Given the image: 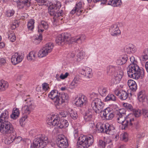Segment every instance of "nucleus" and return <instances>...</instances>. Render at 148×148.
I'll list each match as a JSON object with an SVG mask.
<instances>
[{
    "label": "nucleus",
    "instance_id": "f257e3e1",
    "mask_svg": "<svg viewBox=\"0 0 148 148\" xmlns=\"http://www.w3.org/2000/svg\"><path fill=\"white\" fill-rule=\"evenodd\" d=\"M61 4L59 2L52 3L48 8V12L53 17V23L54 25H58V23H62L64 21V12L60 9Z\"/></svg>",
    "mask_w": 148,
    "mask_h": 148
},
{
    "label": "nucleus",
    "instance_id": "f03ea898",
    "mask_svg": "<svg viewBox=\"0 0 148 148\" xmlns=\"http://www.w3.org/2000/svg\"><path fill=\"white\" fill-rule=\"evenodd\" d=\"M84 35L77 36L71 38L70 36L67 33L59 35L56 38L55 41L58 45H62L64 44H70L76 43L81 44L86 39Z\"/></svg>",
    "mask_w": 148,
    "mask_h": 148
},
{
    "label": "nucleus",
    "instance_id": "7ed1b4c3",
    "mask_svg": "<svg viewBox=\"0 0 148 148\" xmlns=\"http://www.w3.org/2000/svg\"><path fill=\"white\" fill-rule=\"evenodd\" d=\"M131 64L128 66L127 68V72L129 77L133 79H142L144 76V71L143 69H140L137 65V61L135 58L132 56L130 58Z\"/></svg>",
    "mask_w": 148,
    "mask_h": 148
},
{
    "label": "nucleus",
    "instance_id": "20e7f679",
    "mask_svg": "<svg viewBox=\"0 0 148 148\" xmlns=\"http://www.w3.org/2000/svg\"><path fill=\"white\" fill-rule=\"evenodd\" d=\"M49 97L53 100L54 104L57 108H60L62 104L65 102L68 98V96L66 93H58L57 90H52L48 95Z\"/></svg>",
    "mask_w": 148,
    "mask_h": 148
},
{
    "label": "nucleus",
    "instance_id": "39448f33",
    "mask_svg": "<svg viewBox=\"0 0 148 148\" xmlns=\"http://www.w3.org/2000/svg\"><path fill=\"white\" fill-rule=\"evenodd\" d=\"M125 111L124 109H120L117 112L116 118L117 122L121 123L122 130L128 129V125L131 118L125 116Z\"/></svg>",
    "mask_w": 148,
    "mask_h": 148
},
{
    "label": "nucleus",
    "instance_id": "423d86ee",
    "mask_svg": "<svg viewBox=\"0 0 148 148\" xmlns=\"http://www.w3.org/2000/svg\"><path fill=\"white\" fill-rule=\"evenodd\" d=\"M95 128L98 132H105L110 135H112L115 133V128L113 125H109L108 123L105 124L99 123L96 125Z\"/></svg>",
    "mask_w": 148,
    "mask_h": 148
},
{
    "label": "nucleus",
    "instance_id": "0eeeda50",
    "mask_svg": "<svg viewBox=\"0 0 148 148\" xmlns=\"http://www.w3.org/2000/svg\"><path fill=\"white\" fill-rule=\"evenodd\" d=\"M39 134L36 136L33 141V144L31 146V148H43L48 143L47 137Z\"/></svg>",
    "mask_w": 148,
    "mask_h": 148
},
{
    "label": "nucleus",
    "instance_id": "6e6552de",
    "mask_svg": "<svg viewBox=\"0 0 148 148\" xmlns=\"http://www.w3.org/2000/svg\"><path fill=\"white\" fill-rule=\"evenodd\" d=\"M48 123L50 125L57 126L60 128H65L69 125V123L66 120L60 121L59 117L54 116H51L50 119L49 120Z\"/></svg>",
    "mask_w": 148,
    "mask_h": 148
},
{
    "label": "nucleus",
    "instance_id": "1a4fd4ad",
    "mask_svg": "<svg viewBox=\"0 0 148 148\" xmlns=\"http://www.w3.org/2000/svg\"><path fill=\"white\" fill-rule=\"evenodd\" d=\"M93 137L92 135L87 136L81 135L78 139V143L80 145V148H88L91 145L93 142Z\"/></svg>",
    "mask_w": 148,
    "mask_h": 148
},
{
    "label": "nucleus",
    "instance_id": "9d476101",
    "mask_svg": "<svg viewBox=\"0 0 148 148\" xmlns=\"http://www.w3.org/2000/svg\"><path fill=\"white\" fill-rule=\"evenodd\" d=\"M0 132L3 134L15 135V131L13 126L8 121L0 123Z\"/></svg>",
    "mask_w": 148,
    "mask_h": 148
},
{
    "label": "nucleus",
    "instance_id": "9b49d317",
    "mask_svg": "<svg viewBox=\"0 0 148 148\" xmlns=\"http://www.w3.org/2000/svg\"><path fill=\"white\" fill-rule=\"evenodd\" d=\"M104 106V104L101 99L96 98L92 101L89 108L90 110L93 109L96 113L99 114L102 112Z\"/></svg>",
    "mask_w": 148,
    "mask_h": 148
},
{
    "label": "nucleus",
    "instance_id": "f8f14e48",
    "mask_svg": "<svg viewBox=\"0 0 148 148\" xmlns=\"http://www.w3.org/2000/svg\"><path fill=\"white\" fill-rule=\"evenodd\" d=\"M27 104L26 105L23 106L21 109L22 113L25 114L27 116L30 114L35 108V106L33 101L30 98H27L25 100Z\"/></svg>",
    "mask_w": 148,
    "mask_h": 148
},
{
    "label": "nucleus",
    "instance_id": "ddd939ff",
    "mask_svg": "<svg viewBox=\"0 0 148 148\" xmlns=\"http://www.w3.org/2000/svg\"><path fill=\"white\" fill-rule=\"evenodd\" d=\"M74 101L77 106L81 107L86 105L87 102V99L84 95H79L76 97Z\"/></svg>",
    "mask_w": 148,
    "mask_h": 148
},
{
    "label": "nucleus",
    "instance_id": "4468645a",
    "mask_svg": "<svg viewBox=\"0 0 148 148\" xmlns=\"http://www.w3.org/2000/svg\"><path fill=\"white\" fill-rule=\"evenodd\" d=\"M83 3H84L82 1L77 3L75 7L70 12V14L73 15L76 13L78 15H80L82 13H84V11L82 10Z\"/></svg>",
    "mask_w": 148,
    "mask_h": 148
},
{
    "label": "nucleus",
    "instance_id": "2eb2a0df",
    "mask_svg": "<svg viewBox=\"0 0 148 148\" xmlns=\"http://www.w3.org/2000/svg\"><path fill=\"white\" fill-rule=\"evenodd\" d=\"M56 143L57 145L60 148H66L68 146L67 140L63 135L58 136L56 140Z\"/></svg>",
    "mask_w": 148,
    "mask_h": 148
},
{
    "label": "nucleus",
    "instance_id": "dca6fc26",
    "mask_svg": "<svg viewBox=\"0 0 148 148\" xmlns=\"http://www.w3.org/2000/svg\"><path fill=\"white\" fill-rule=\"evenodd\" d=\"M123 75V72L122 70H119L114 77L111 80V85L119 84L121 81Z\"/></svg>",
    "mask_w": 148,
    "mask_h": 148
},
{
    "label": "nucleus",
    "instance_id": "f3484780",
    "mask_svg": "<svg viewBox=\"0 0 148 148\" xmlns=\"http://www.w3.org/2000/svg\"><path fill=\"white\" fill-rule=\"evenodd\" d=\"M102 112L104 117L107 120L112 119L114 115V111L109 108L104 109Z\"/></svg>",
    "mask_w": 148,
    "mask_h": 148
},
{
    "label": "nucleus",
    "instance_id": "a211bd4d",
    "mask_svg": "<svg viewBox=\"0 0 148 148\" xmlns=\"http://www.w3.org/2000/svg\"><path fill=\"white\" fill-rule=\"evenodd\" d=\"M23 55L18 54L16 53L13 55L11 58L12 63L14 65L20 62L23 60L24 57Z\"/></svg>",
    "mask_w": 148,
    "mask_h": 148
},
{
    "label": "nucleus",
    "instance_id": "6ab92c4d",
    "mask_svg": "<svg viewBox=\"0 0 148 148\" xmlns=\"http://www.w3.org/2000/svg\"><path fill=\"white\" fill-rule=\"evenodd\" d=\"M17 3L18 8L19 9L23 8L25 6L29 7L30 5L31 0H13Z\"/></svg>",
    "mask_w": 148,
    "mask_h": 148
},
{
    "label": "nucleus",
    "instance_id": "aec40b11",
    "mask_svg": "<svg viewBox=\"0 0 148 148\" xmlns=\"http://www.w3.org/2000/svg\"><path fill=\"white\" fill-rule=\"evenodd\" d=\"M110 31L111 35L113 36L119 35L121 33V31L116 24L112 25L110 29Z\"/></svg>",
    "mask_w": 148,
    "mask_h": 148
},
{
    "label": "nucleus",
    "instance_id": "412c9836",
    "mask_svg": "<svg viewBox=\"0 0 148 148\" xmlns=\"http://www.w3.org/2000/svg\"><path fill=\"white\" fill-rule=\"evenodd\" d=\"M9 118V113L7 110L3 112L0 111V123L8 121Z\"/></svg>",
    "mask_w": 148,
    "mask_h": 148
},
{
    "label": "nucleus",
    "instance_id": "4be33fe9",
    "mask_svg": "<svg viewBox=\"0 0 148 148\" xmlns=\"http://www.w3.org/2000/svg\"><path fill=\"white\" fill-rule=\"evenodd\" d=\"M140 125L138 122L135 120L134 118H131L130 121L128 125V129H130L132 127H135L136 129H138L140 127Z\"/></svg>",
    "mask_w": 148,
    "mask_h": 148
},
{
    "label": "nucleus",
    "instance_id": "5701e85b",
    "mask_svg": "<svg viewBox=\"0 0 148 148\" xmlns=\"http://www.w3.org/2000/svg\"><path fill=\"white\" fill-rule=\"evenodd\" d=\"M119 69V67L110 65L107 67V73L110 75H112Z\"/></svg>",
    "mask_w": 148,
    "mask_h": 148
},
{
    "label": "nucleus",
    "instance_id": "b1692460",
    "mask_svg": "<svg viewBox=\"0 0 148 148\" xmlns=\"http://www.w3.org/2000/svg\"><path fill=\"white\" fill-rule=\"evenodd\" d=\"M91 71L92 69H91L87 68L86 70L82 69L80 70V72L81 74L84 75L88 78H90L92 76Z\"/></svg>",
    "mask_w": 148,
    "mask_h": 148
},
{
    "label": "nucleus",
    "instance_id": "393cba45",
    "mask_svg": "<svg viewBox=\"0 0 148 148\" xmlns=\"http://www.w3.org/2000/svg\"><path fill=\"white\" fill-rule=\"evenodd\" d=\"M49 25L47 23L44 21H42L41 22L40 24L38 26V31L39 33L42 32L44 31V29H42V28L47 29Z\"/></svg>",
    "mask_w": 148,
    "mask_h": 148
},
{
    "label": "nucleus",
    "instance_id": "a878e982",
    "mask_svg": "<svg viewBox=\"0 0 148 148\" xmlns=\"http://www.w3.org/2000/svg\"><path fill=\"white\" fill-rule=\"evenodd\" d=\"M146 95V94L145 92L144 91L142 90L140 91L138 93V99L140 102L142 103H144L145 100H146L145 98Z\"/></svg>",
    "mask_w": 148,
    "mask_h": 148
},
{
    "label": "nucleus",
    "instance_id": "bb28decb",
    "mask_svg": "<svg viewBox=\"0 0 148 148\" xmlns=\"http://www.w3.org/2000/svg\"><path fill=\"white\" fill-rule=\"evenodd\" d=\"M120 97L119 98L122 100H125L126 99L129 97V94L130 96H132V94L131 93H129L127 91V92L126 91L122 90H120Z\"/></svg>",
    "mask_w": 148,
    "mask_h": 148
},
{
    "label": "nucleus",
    "instance_id": "cd10ccee",
    "mask_svg": "<svg viewBox=\"0 0 148 148\" xmlns=\"http://www.w3.org/2000/svg\"><path fill=\"white\" fill-rule=\"evenodd\" d=\"M125 51L128 53H134L136 51V49L134 45L132 44H129L127 47Z\"/></svg>",
    "mask_w": 148,
    "mask_h": 148
},
{
    "label": "nucleus",
    "instance_id": "c85d7f7f",
    "mask_svg": "<svg viewBox=\"0 0 148 148\" xmlns=\"http://www.w3.org/2000/svg\"><path fill=\"white\" fill-rule=\"evenodd\" d=\"M128 59L127 56L126 55L122 56L120 59L117 60L116 63L119 65H122L126 63Z\"/></svg>",
    "mask_w": 148,
    "mask_h": 148
},
{
    "label": "nucleus",
    "instance_id": "c756f323",
    "mask_svg": "<svg viewBox=\"0 0 148 148\" xmlns=\"http://www.w3.org/2000/svg\"><path fill=\"white\" fill-rule=\"evenodd\" d=\"M128 85L130 89L133 91H135L137 88L136 82L133 80L130 79L127 82Z\"/></svg>",
    "mask_w": 148,
    "mask_h": 148
},
{
    "label": "nucleus",
    "instance_id": "7c9ffc66",
    "mask_svg": "<svg viewBox=\"0 0 148 148\" xmlns=\"http://www.w3.org/2000/svg\"><path fill=\"white\" fill-rule=\"evenodd\" d=\"M108 4L112 6H117L121 5L122 4L121 0H108Z\"/></svg>",
    "mask_w": 148,
    "mask_h": 148
},
{
    "label": "nucleus",
    "instance_id": "2f4dec72",
    "mask_svg": "<svg viewBox=\"0 0 148 148\" xmlns=\"http://www.w3.org/2000/svg\"><path fill=\"white\" fill-rule=\"evenodd\" d=\"M99 93L102 97H105L108 93V88L101 86L100 87L98 90Z\"/></svg>",
    "mask_w": 148,
    "mask_h": 148
},
{
    "label": "nucleus",
    "instance_id": "473e14b6",
    "mask_svg": "<svg viewBox=\"0 0 148 148\" xmlns=\"http://www.w3.org/2000/svg\"><path fill=\"white\" fill-rule=\"evenodd\" d=\"M8 84L6 81L2 80L0 82V91L5 90L8 87Z\"/></svg>",
    "mask_w": 148,
    "mask_h": 148
},
{
    "label": "nucleus",
    "instance_id": "72a5a7b5",
    "mask_svg": "<svg viewBox=\"0 0 148 148\" xmlns=\"http://www.w3.org/2000/svg\"><path fill=\"white\" fill-rule=\"evenodd\" d=\"M53 46V44L52 43L50 42L46 44L43 48L45 49L48 53H49L51 51Z\"/></svg>",
    "mask_w": 148,
    "mask_h": 148
},
{
    "label": "nucleus",
    "instance_id": "f704fd0d",
    "mask_svg": "<svg viewBox=\"0 0 148 148\" xmlns=\"http://www.w3.org/2000/svg\"><path fill=\"white\" fill-rule=\"evenodd\" d=\"M8 38L12 42H14L16 40V37L14 32L12 31H9L7 33Z\"/></svg>",
    "mask_w": 148,
    "mask_h": 148
},
{
    "label": "nucleus",
    "instance_id": "c9c22d12",
    "mask_svg": "<svg viewBox=\"0 0 148 148\" xmlns=\"http://www.w3.org/2000/svg\"><path fill=\"white\" fill-rule=\"evenodd\" d=\"M48 53L45 49L43 48L39 51L38 55V57L42 58L46 56Z\"/></svg>",
    "mask_w": 148,
    "mask_h": 148
},
{
    "label": "nucleus",
    "instance_id": "e433bc0d",
    "mask_svg": "<svg viewBox=\"0 0 148 148\" xmlns=\"http://www.w3.org/2000/svg\"><path fill=\"white\" fill-rule=\"evenodd\" d=\"M116 100V99L115 96L112 94H108L104 99L105 101H115Z\"/></svg>",
    "mask_w": 148,
    "mask_h": 148
},
{
    "label": "nucleus",
    "instance_id": "4c0bfd02",
    "mask_svg": "<svg viewBox=\"0 0 148 148\" xmlns=\"http://www.w3.org/2000/svg\"><path fill=\"white\" fill-rule=\"evenodd\" d=\"M89 112L88 113H86L84 116V119L86 122L89 121H91L92 120V115L91 113H90V110L88 108Z\"/></svg>",
    "mask_w": 148,
    "mask_h": 148
},
{
    "label": "nucleus",
    "instance_id": "58836bf2",
    "mask_svg": "<svg viewBox=\"0 0 148 148\" xmlns=\"http://www.w3.org/2000/svg\"><path fill=\"white\" fill-rule=\"evenodd\" d=\"M35 58V53L34 51L30 52L27 56V60L30 61L34 60Z\"/></svg>",
    "mask_w": 148,
    "mask_h": 148
},
{
    "label": "nucleus",
    "instance_id": "ea45409f",
    "mask_svg": "<svg viewBox=\"0 0 148 148\" xmlns=\"http://www.w3.org/2000/svg\"><path fill=\"white\" fill-rule=\"evenodd\" d=\"M34 19L29 20L27 23V28L29 30H32L34 28Z\"/></svg>",
    "mask_w": 148,
    "mask_h": 148
},
{
    "label": "nucleus",
    "instance_id": "a19ab883",
    "mask_svg": "<svg viewBox=\"0 0 148 148\" xmlns=\"http://www.w3.org/2000/svg\"><path fill=\"white\" fill-rule=\"evenodd\" d=\"M12 134V139L13 141L16 143H19L22 140V138L19 136H18L16 137V133L15 132V135H14L13 134Z\"/></svg>",
    "mask_w": 148,
    "mask_h": 148
},
{
    "label": "nucleus",
    "instance_id": "79ce46f5",
    "mask_svg": "<svg viewBox=\"0 0 148 148\" xmlns=\"http://www.w3.org/2000/svg\"><path fill=\"white\" fill-rule=\"evenodd\" d=\"M132 113L136 117H138L140 116L142 113V111H141L140 110L137 109H132Z\"/></svg>",
    "mask_w": 148,
    "mask_h": 148
},
{
    "label": "nucleus",
    "instance_id": "37998d69",
    "mask_svg": "<svg viewBox=\"0 0 148 148\" xmlns=\"http://www.w3.org/2000/svg\"><path fill=\"white\" fill-rule=\"evenodd\" d=\"M9 134L10 136L8 137L5 139L4 140V143L6 144H10L13 142L12 134H9Z\"/></svg>",
    "mask_w": 148,
    "mask_h": 148
},
{
    "label": "nucleus",
    "instance_id": "c03bdc74",
    "mask_svg": "<svg viewBox=\"0 0 148 148\" xmlns=\"http://www.w3.org/2000/svg\"><path fill=\"white\" fill-rule=\"evenodd\" d=\"M142 57L143 61L148 60V49H144L142 54Z\"/></svg>",
    "mask_w": 148,
    "mask_h": 148
},
{
    "label": "nucleus",
    "instance_id": "a18cd8bd",
    "mask_svg": "<svg viewBox=\"0 0 148 148\" xmlns=\"http://www.w3.org/2000/svg\"><path fill=\"white\" fill-rule=\"evenodd\" d=\"M42 36L40 33H39L38 37H36L35 38L33 42L36 44H39L40 42V40H42Z\"/></svg>",
    "mask_w": 148,
    "mask_h": 148
},
{
    "label": "nucleus",
    "instance_id": "49530a36",
    "mask_svg": "<svg viewBox=\"0 0 148 148\" xmlns=\"http://www.w3.org/2000/svg\"><path fill=\"white\" fill-rule=\"evenodd\" d=\"M70 117L74 120L77 119L78 115L76 112L71 110L69 113Z\"/></svg>",
    "mask_w": 148,
    "mask_h": 148
},
{
    "label": "nucleus",
    "instance_id": "de8ad7c7",
    "mask_svg": "<svg viewBox=\"0 0 148 148\" xmlns=\"http://www.w3.org/2000/svg\"><path fill=\"white\" fill-rule=\"evenodd\" d=\"M84 53L83 52H79L77 55L76 61H79L84 58Z\"/></svg>",
    "mask_w": 148,
    "mask_h": 148
},
{
    "label": "nucleus",
    "instance_id": "09e8293b",
    "mask_svg": "<svg viewBox=\"0 0 148 148\" xmlns=\"http://www.w3.org/2000/svg\"><path fill=\"white\" fill-rule=\"evenodd\" d=\"M14 13V12L13 10H9L7 11L5 15L7 17H10L13 16Z\"/></svg>",
    "mask_w": 148,
    "mask_h": 148
},
{
    "label": "nucleus",
    "instance_id": "8fccbe9b",
    "mask_svg": "<svg viewBox=\"0 0 148 148\" xmlns=\"http://www.w3.org/2000/svg\"><path fill=\"white\" fill-rule=\"evenodd\" d=\"M68 112L67 111H62L59 112V114L61 117H66L68 115Z\"/></svg>",
    "mask_w": 148,
    "mask_h": 148
},
{
    "label": "nucleus",
    "instance_id": "3c124183",
    "mask_svg": "<svg viewBox=\"0 0 148 148\" xmlns=\"http://www.w3.org/2000/svg\"><path fill=\"white\" fill-rule=\"evenodd\" d=\"M27 117L26 115H24L19 120L20 124L21 126H23V122Z\"/></svg>",
    "mask_w": 148,
    "mask_h": 148
},
{
    "label": "nucleus",
    "instance_id": "603ef678",
    "mask_svg": "<svg viewBox=\"0 0 148 148\" xmlns=\"http://www.w3.org/2000/svg\"><path fill=\"white\" fill-rule=\"evenodd\" d=\"M99 145L100 147L102 148H104L106 146V143L105 142L102 140H100L99 141Z\"/></svg>",
    "mask_w": 148,
    "mask_h": 148
},
{
    "label": "nucleus",
    "instance_id": "864d4df0",
    "mask_svg": "<svg viewBox=\"0 0 148 148\" xmlns=\"http://www.w3.org/2000/svg\"><path fill=\"white\" fill-rule=\"evenodd\" d=\"M142 114L145 118L148 117V110L145 109H143L142 110Z\"/></svg>",
    "mask_w": 148,
    "mask_h": 148
},
{
    "label": "nucleus",
    "instance_id": "5fc2aeb1",
    "mask_svg": "<svg viewBox=\"0 0 148 148\" xmlns=\"http://www.w3.org/2000/svg\"><path fill=\"white\" fill-rule=\"evenodd\" d=\"M73 81L75 83L78 84L80 82V78L79 76L78 75L76 76Z\"/></svg>",
    "mask_w": 148,
    "mask_h": 148
},
{
    "label": "nucleus",
    "instance_id": "6e6d98bb",
    "mask_svg": "<svg viewBox=\"0 0 148 148\" xmlns=\"http://www.w3.org/2000/svg\"><path fill=\"white\" fill-rule=\"evenodd\" d=\"M93 1L94 3L101 2V4H104L106 3V1H108V0H93Z\"/></svg>",
    "mask_w": 148,
    "mask_h": 148
},
{
    "label": "nucleus",
    "instance_id": "4d7b16f0",
    "mask_svg": "<svg viewBox=\"0 0 148 148\" xmlns=\"http://www.w3.org/2000/svg\"><path fill=\"white\" fill-rule=\"evenodd\" d=\"M69 75V73L66 72L65 74L63 75V74H61L60 75L59 77L60 79H64L66 78Z\"/></svg>",
    "mask_w": 148,
    "mask_h": 148
},
{
    "label": "nucleus",
    "instance_id": "13d9d810",
    "mask_svg": "<svg viewBox=\"0 0 148 148\" xmlns=\"http://www.w3.org/2000/svg\"><path fill=\"white\" fill-rule=\"evenodd\" d=\"M77 84H76L73 81L69 86V88L71 89H73L77 85Z\"/></svg>",
    "mask_w": 148,
    "mask_h": 148
},
{
    "label": "nucleus",
    "instance_id": "bf43d9fd",
    "mask_svg": "<svg viewBox=\"0 0 148 148\" xmlns=\"http://www.w3.org/2000/svg\"><path fill=\"white\" fill-rule=\"evenodd\" d=\"M12 113L17 114L18 116H19L20 112L19 109L17 108H16L15 109H14Z\"/></svg>",
    "mask_w": 148,
    "mask_h": 148
},
{
    "label": "nucleus",
    "instance_id": "052dcab7",
    "mask_svg": "<svg viewBox=\"0 0 148 148\" xmlns=\"http://www.w3.org/2000/svg\"><path fill=\"white\" fill-rule=\"evenodd\" d=\"M42 88L45 90H47L49 88L48 84L46 83H44L42 84Z\"/></svg>",
    "mask_w": 148,
    "mask_h": 148
},
{
    "label": "nucleus",
    "instance_id": "680f3d73",
    "mask_svg": "<svg viewBox=\"0 0 148 148\" xmlns=\"http://www.w3.org/2000/svg\"><path fill=\"white\" fill-rule=\"evenodd\" d=\"M19 116L17 114H16L13 113L10 116L11 118L15 120Z\"/></svg>",
    "mask_w": 148,
    "mask_h": 148
},
{
    "label": "nucleus",
    "instance_id": "e2e57ef3",
    "mask_svg": "<svg viewBox=\"0 0 148 148\" xmlns=\"http://www.w3.org/2000/svg\"><path fill=\"white\" fill-rule=\"evenodd\" d=\"M39 3H41V5H44V3H46L47 0H35Z\"/></svg>",
    "mask_w": 148,
    "mask_h": 148
},
{
    "label": "nucleus",
    "instance_id": "0e129e2a",
    "mask_svg": "<svg viewBox=\"0 0 148 148\" xmlns=\"http://www.w3.org/2000/svg\"><path fill=\"white\" fill-rule=\"evenodd\" d=\"M114 131L115 132L114 134H113L114 136H113V138L114 139L115 141H116L119 138V136L117 134L115 135V133H116L115 130Z\"/></svg>",
    "mask_w": 148,
    "mask_h": 148
},
{
    "label": "nucleus",
    "instance_id": "69168bd1",
    "mask_svg": "<svg viewBox=\"0 0 148 148\" xmlns=\"http://www.w3.org/2000/svg\"><path fill=\"white\" fill-rule=\"evenodd\" d=\"M18 26V23H13L11 26V29L12 30L14 29Z\"/></svg>",
    "mask_w": 148,
    "mask_h": 148
},
{
    "label": "nucleus",
    "instance_id": "338daca9",
    "mask_svg": "<svg viewBox=\"0 0 148 148\" xmlns=\"http://www.w3.org/2000/svg\"><path fill=\"white\" fill-rule=\"evenodd\" d=\"M6 63V60L3 58H2L0 59V63L1 65H4Z\"/></svg>",
    "mask_w": 148,
    "mask_h": 148
},
{
    "label": "nucleus",
    "instance_id": "774afa93",
    "mask_svg": "<svg viewBox=\"0 0 148 148\" xmlns=\"http://www.w3.org/2000/svg\"><path fill=\"white\" fill-rule=\"evenodd\" d=\"M128 135L127 133H125L123 135V139L126 141L127 140Z\"/></svg>",
    "mask_w": 148,
    "mask_h": 148
}]
</instances>
